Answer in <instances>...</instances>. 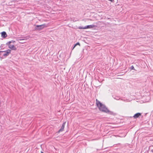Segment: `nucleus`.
Listing matches in <instances>:
<instances>
[{
	"label": "nucleus",
	"instance_id": "1a4fd4ad",
	"mask_svg": "<svg viewBox=\"0 0 153 153\" xmlns=\"http://www.w3.org/2000/svg\"><path fill=\"white\" fill-rule=\"evenodd\" d=\"M79 45V46H80V44H79V42H77V43H76V44L75 45H74L73 48V49L75 48V47L77 45Z\"/></svg>",
	"mask_w": 153,
	"mask_h": 153
},
{
	"label": "nucleus",
	"instance_id": "20e7f679",
	"mask_svg": "<svg viewBox=\"0 0 153 153\" xmlns=\"http://www.w3.org/2000/svg\"><path fill=\"white\" fill-rule=\"evenodd\" d=\"M65 122H64L63 124L61 126V127L60 128V129L59 131L58 132L59 133V132L61 131H62L64 130V128H65Z\"/></svg>",
	"mask_w": 153,
	"mask_h": 153
},
{
	"label": "nucleus",
	"instance_id": "0eeeda50",
	"mask_svg": "<svg viewBox=\"0 0 153 153\" xmlns=\"http://www.w3.org/2000/svg\"><path fill=\"white\" fill-rule=\"evenodd\" d=\"M141 115V114L140 113H138L136 114L133 117L134 118H136Z\"/></svg>",
	"mask_w": 153,
	"mask_h": 153
},
{
	"label": "nucleus",
	"instance_id": "423d86ee",
	"mask_svg": "<svg viewBox=\"0 0 153 153\" xmlns=\"http://www.w3.org/2000/svg\"><path fill=\"white\" fill-rule=\"evenodd\" d=\"M1 36L3 38H5L7 36V35L6 32L3 31L1 33Z\"/></svg>",
	"mask_w": 153,
	"mask_h": 153
},
{
	"label": "nucleus",
	"instance_id": "4468645a",
	"mask_svg": "<svg viewBox=\"0 0 153 153\" xmlns=\"http://www.w3.org/2000/svg\"><path fill=\"white\" fill-rule=\"evenodd\" d=\"M41 153H43V152H41Z\"/></svg>",
	"mask_w": 153,
	"mask_h": 153
},
{
	"label": "nucleus",
	"instance_id": "9b49d317",
	"mask_svg": "<svg viewBox=\"0 0 153 153\" xmlns=\"http://www.w3.org/2000/svg\"><path fill=\"white\" fill-rule=\"evenodd\" d=\"M131 69L132 70H135V69H134V67L133 66H131Z\"/></svg>",
	"mask_w": 153,
	"mask_h": 153
},
{
	"label": "nucleus",
	"instance_id": "f03ea898",
	"mask_svg": "<svg viewBox=\"0 0 153 153\" xmlns=\"http://www.w3.org/2000/svg\"><path fill=\"white\" fill-rule=\"evenodd\" d=\"M15 42V41L12 40L8 42L7 43V45L8 46V48L11 50L16 51L17 49V48L14 45V43Z\"/></svg>",
	"mask_w": 153,
	"mask_h": 153
},
{
	"label": "nucleus",
	"instance_id": "6e6552de",
	"mask_svg": "<svg viewBox=\"0 0 153 153\" xmlns=\"http://www.w3.org/2000/svg\"><path fill=\"white\" fill-rule=\"evenodd\" d=\"M45 25H36V27H39L40 28H39V29H42L43 28L45 27V26H43Z\"/></svg>",
	"mask_w": 153,
	"mask_h": 153
},
{
	"label": "nucleus",
	"instance_id": "f8f14e48",
	"mask_svg": "<svg viewBox=\"0 0 153 153\" xmlns=\"http://www.w3.org/2000/svg\"><path fill=\"white\" fill-rule=\"evenodd\" d=\"M23 40V39H20V40Z\"/></svg>",
	"mask_w": 153,
	"mask_h": 153
},
{
	"label": "nucleus",
	"instance_id": "39448f33",
	"mask_svg": "<svg viewBox=\"0 0 153 153\" xmlns=\"http://www.w3.org/2000/svg\"><path fill=\"white\" fill-rule=\"evenodd\" d=\"M96 27V26L95 25H87V26H85V29H89V28H91L93 27Z\"/></svg>",
	"mask_w": 153,
	"mask_h": 153
},
{
	"label": "nucleus",
	"instance_id": "f257e3e1",
	"mask_svg": "<svg viewBox=\"0 0 153 153\" xmlns=\"http://www.w3.org/2000/svg\"><path fill=\"white\" fill-rule=\"evenodd\" d=\"M96 101V105L100 111L106 113H108L110 112L105 106L102 104L100 101L98 100L97 99Z\"/></svg>",
	"mask_w": 153,
	"mask_h": 153
},
{
	"label": "nucleus",
	"instance_id": "7ed1b4c3",
	"mask_svg": "<svg viewBox=\"0 0 153 153\" xmlns=\"http://www.w3.org/2000/svg\"><path fill=\"white\" fill-rule=\"evenodd\" d=\"M4 52L5 53L3 54V56H7L10 53L11 50L8 49L7 51H4Z\"/></svg>",
	"mask_w": 153,
	"mask_h": 153
},
{
	"label": "nucleus",
	"instance_id": "9d476101",
	"mask_svg": "<svg viewBox=\"0 0 153 153\" xmlns=\"http://www.w3.org/2000/svg\"><path fill=\"white\" fill-rule=\"evenodd\" d=\"M79 29H85V27H79Z\"/></svg>",
	"mask_w": 153,
	"mask_h": 153
},
{
	"label": "nucleus",
	"instance_id": "ddd939ff",
	"mask_svg": "<svg viewBox=\"0 0 153 153\" xmlns=\"http://www.w3.org/2000/svg\"><path fill=\"white\" fill-rule=\"evenodd\" d=\"M89 20H90L91 21V19H89Z\"/></svg>",
	"mask_w": 153,
	"mask_h": 153
}]
</instances>
